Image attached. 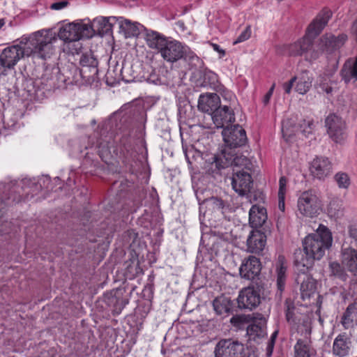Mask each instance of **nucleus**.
I'll use <instances>...</instances> for the list:
<instances>
[{
    "mask_svg": "<svg viewBox=\"0 0 357 357\" xmlns=\"http://www.w3.org/2000/svg\"><path fill=\"white\" fill-rule=\"evenodd\" d=\"M55 40L50 31H38L29 38L22 39L20 44L5 48L0 54V63L4 68H13L25 56L50 58L54 51L52 42Z\"/></svg>",
    "mask_w": 357,
    "mask_h": 357,
    "instance_id": "f257e3e1",
    "label": "nucleus"
},
{
    "mask_svg": "<svg viewBox=\"0 0 357 357\" xmlns=\"http://www.w3.org/2000/svg\"><path fill=\"white\" fill-rule=\"evenodd\" d=\"M333 242L332 234L325 226L320 225L317 231L307 235L303 241V249L294 252V264L301 270H311L315 260H320Z\"/></svg>",
    "mask_w": 357,
    "mask_h": 357,
    "instance_id": "f03ea898",
    "label": "nucleus"
},
{
    "mask_svg": "<svg viewBox=\"0 0 357 357\" xmlns=\"http://www.w3.org/2000/svg\"><path fill=\"white\" fill-rule=\"evenodd\" d=\"M41 184L34 180L24 178L20 183H0V201L6 208L7 206L20 202L23 197H33L41 190Z\"/></svg>",
    "mask_w": 357,
    "mask_h": 357,
    "instance_id": "7ed1b4c3",
    "label": "nucleus"
},
{
    "mask_svg": "<svg viewBox=\"0 0 357 357\" xmlns=\"http://www.w3.org/2000/svg\"><path fill=\"white\" fill-rule=\"evenodd\" d=\"M160 53L167 62L174 63L183 59L191 68L197 67L200 61L189 47L176 40H168Z\"/></svg>",
    "mask_w": 357,
    "mask_h": 357,
    "instance_id": "20e7f679",
    "label": "nucleus"
},
{
    "mask_svg": "<svg viewBox=\"0 0 357 357\" xmlns=\"http://www.w3.org/2000/svg\"><path fill=\"white\" fill-rule=\"evenodd\" d=\"M264 291L262 281L252 282L247 287L240 291L237 298L238 307L241 310L252 311L261 303V295Z\"/></svg>",
    "mask_w": 357,
    "mask_h": 357,
    "instance_id": "39448f33",
    "label": "nucleus"
},
{
    "mask_svg": "<svg viewBox=\"0 0 357 357\" xmlns=\"http://www.w3.org/2000/svg\"><path fill=\"white\" fill-rule=\"evenodd\" d=\"M313 38L307 31V34L303 38L287 45L285 50L291 56L304 55L307 61H314L319 57L320 52L313 48Z\"/></svg>",
    "mask_w": 357,
    "mask_h": 357,
    "instance_id": "423d86ee",
    "label": "nucleus"
},
{
    "mask_svg": "<svg viewBox=\"0 0 357 357\" xmlns=\"http://www.w3.org/2000/svg\"><path fill=\"white\" fill-rule=\"evenodd\" d=\"M58 36L65 42L77 41L92 37V29L86 24L71 22L60 27Z\"/></svg>",
    "mask_w": 357,
    "mask_h": 357,
    "instance_id": "0eeeda50",
    "label": "nucleus"
},
{
    "mask_svg": "<svg viewBox=\"0 0 357 357\" xmlns=\"http://www.w3.org/2000/svg\"><path fill=\"white\" fill-rule=\"evenodd\" d=\"M298 209L306 217L312 218L318 215L321 210V202L312 190L304 191L298 199Z\"/></svg>",
    "mask_w": 357,
    "mask_h": 357,
    "instance_id": "6e6552de",
    "label": "nucleus"
},
{
    "mask_svg": "<svg viewBox=\"0 0 357 357\" xmlns=\"http://www.w3.org/2000/svg\"><path fill=\"white\" fill-rule=\"evenodd\" d=\"M112 120L100 130V135L98 140V155L102 160L107 163L112 158L111 149H115V135L112 130Z\"/></svg>",
    "mask_w": 357,
    "mask_h": 357,
    "instance_id": "1a4fd4ad",
    "label": "nucleus"
},
{
    "mask_svg": "<svg viewBox=\"0 0 357 357\" xmlns=\"http://www.w3.org/2000/svg\"><path fill=\"white\" fill-rule=\"evenodd\" d=\"M325 126L329 137L335 143H342L347 137L345 121L335 114H329L325 119Z\"/></svg>",
    "mask_w": 357,
    "mask_h": 357,
    "instance_id": "9d476101",
    "label": "nucleus"
},
{
    "mask_svg": "<svg viewBox=\"0 0 357 357\" xmlns=\"http://www.w3.org/2000/svg\"><path fill=\"white\" fill-rule=\"evenodd\" d=\"M222 135L226 146L230 149L245 146L248 142L245 130L238 124L227 126Z\"/></svg>",
    "mask_w": 357,
    "mask_h": 357,
    "instance_id": "9b49d317",
    "label": "nucleus"
},
{
    "mask_svg": "<svg viewBox=\"0 0 357 357\" xmlns=\"http://www.w3.org/2000/svg\"><path fill=\"white\" fill-rule=\"evenodd\" d=\"M230 179L233 190L240 196L247 195L253 184L251 174L243 169H234Z\"/></svg>",
    "mask_w": 357,
    "mask_h": 357,
    "instance_id": "f8f14e48",
    "label": "nucleus"
},
{
    "mask_svg": "<svg viewBox=\"0 0 357 357\" xmlns=\"http://www.w3.org/2000/svg\"><path fill=\"white\" fill-rule=\"evenodd\" d=\"M296 267L295 282L300 285L301 295L303 300L309 298L317 288L316 280L309 273L310 270H301L298 266Z\"/></svg>",
    "mask_w": 357,
    "mask_h": 357,
    "instance_id": "ddd939ff",
    "label": "nucleus"
},
{
    "mask_svg": "<svg viewBox=\"0 0 357 357\" xmlns=\"http://www.w3.org/2000/svg\"><path fill=\"white\" fill-rule=\"evenodd\" d=\"M124 294L125 289L123 288L114 289L104 294V302L112 307L114 314H119L128 303L129 299Z\"/></svg>",
    "mask_w": 357,
    "mask_h": 357,
    "instance_id": "4468645a",
    "label": "nucleus"
},
{
    "mask_svg": "<svg viewBox=\"0 0 357 357\" xmlns=\"http://www.w3.org/2000/svg\"><path fill=\"white\" fill-rule=\"evenodd\" d=\"M244 349L243 344L231 339L220 340L215 348V357H238Z\"/></svg>",
    "mask_w": 357,
    "mask_h": 357,
    "instance_id": "2eb2a0df",
    "label": "nucleus"
},
{
    "mask_svg": "<svg viewBox=\"0 0 357 357\" xmlns=\"http://www.w3.org/2000/svg\"><path fill=\"white\" fill-rule=\"evenodd\" d=\"M348 39L346 33H340L337 36L332 33H326L319 40V50L320 54L326 52L329 54L342 47Z\"/></svg>",
    "mask_w": 357,
    "mask_h": 357,
    "instance_id": "dca6fc26",
    "label": "nucleus"
},
{
    "mask_svg": "<svg viewBox=\"0 0 357 357\" xmlns=\"http://www.w3.org/2000/svg\"><path fill=\"white\" fill-rule=\"evenodd\" d=\"M261 270L260 260L254 256L245 259L239 268L241 278L255 282L260 281L258 276Z\"/></svg>",
    "mask_w": 357,
    "mask_h": 357,
    "instance_id": "f3484780",
    "label": "nucleus"
},
{
    "mask_svg": "<svg viewBox=\"0 0 357 357\" xmlns=\"http://www.w3.org/2000/svg\"><path fill=\"white\" fill-rule=\"evenodd\" d=\"M201 194L203 192L197 191L196 196L199 204V211L203 213L204 215H211L214 212L222 211L225 207L224 201L217 197H210L202 199Z\"/></svg>",
    "mask_w": 357,
    "mask_h": 357,
    "instance_id": "a211bd4d",
    "label": "nucleus"
},
{
    "mask_svg": "<svg viewBox=\"0 0 357 357\" xmlns=\"http://www.w3.org/2000/svg\"><path fill=\"white\" fill-rule=\"evenodd\" d=\"M211 116L217 128H226L228 125L235 121L234 110L228 105H220Z\"/></svg>",
    "mask_w": 357,
    "mask_h": 357,
    "instance_id": "6ab92c4d",
    "label": "nucleus"
},
{
    "mask_svg": "<svg viewBox=\"0 0 357 357\" xmlns=\"http://www.w3.org/2000/svg\"><path fill=\"white\" fill-rule=\"evenodd\" d=\"M221 105L220 98L216 93L201 94L198 101V109L205 113L212 114Z\"/></svg>",
    "mask_w": 357,
    "mask_h": 357,
    "instance_id": "aec40b11",
    "label": "nucleus"
},
{
    "mask_svg": "<svg viewBox=\"0 0 357 357\" xmlns=\"http://www.w3.org/2000/svg\"><path fill=\"white\" fill-rule=\"evenodd\" d=\"M266 243L265 233L259 229H253L247 239L248 250L250 252L259 254L264 250Z\"/></svg>",
    "mask_w": 357,
    "mask_h": 357,
    "instance_id": "412c9836",
    "label": "nucleus"
},
{
    "mask_svg": "<svg viewBox=\"0 0 357 357\" xmlns=\"http://www.w3.org/2000/svg\"><path fill=\"white\" fill-rule=\"evenodd\" d=\"M332 165L327 158L317 157L313 160L310 166L312 174L319 178L323 179L331 172Z\"/></svg>",
    "mask_w": 357,
    "mask_h": 357,
    "instance_id": "4be33fe9",
    "label": "nucleus"
},
{
    "mask_svg": "<svg viewBox=\"0 0 357 357\" xmlns=\"http://www.w3.org/2000/svg\"><path fill=\"white\" fill-rule=\"evenodd\" d=\"M213 307L218 315L229 316L236 312L234 302L229 297L222 295L213 301Z\"/></svg>",
    "mask_w": 357,
    "mask_h": 357,
    "instance_id": "5701e85b",
    "label": "nucleus"
},
{
    "mask_svg": "<svg viewBox=\"0 0 357 357\" xmlns=\"http://www.w3.org/2000/svg\"><path fill=\"white\" fill-rule=\"evenodd\" d=\"M225 151H222L220 154L214 155L211 158V161L206 162L205 165V169L206 172L213 176L220 173L222 169L229 167V160L225 158Z\"/></svg>",
    "mask_w": 357,
    "mask_h": 357,
    "instance_id": "b1692460",
    "label": "nucleus"
},
{
    "mask_svg": "<svg viewBox=\"0 0 357 357\" xmlns=\"http://www.w3.org/2000/svg\"><path fill=\"white\" fill-rule=\"evenodd\" d=\"M268 218L266 209L259 204H254L249 211V224L257 229L261 227Z\"/></svg>",
    "mask_w": 357,
    "mask_h": 357,
    "instance_id": "393cba45",
    "label": "nucleus"
},
{
    "mask_svg": "<svg viewBox=\"0 0 357 357\" xmlns=\"http://www.w3.org/2000/svg\"><path fill=\"white\" fill-rule=\"evenodd\" d=\"M331 16L332 12L330 10H323L308 26L307 29L308 34L312 35V38L317 36L326 26Z\"/></svg>",
    "mask_w": 357,
    "mask_h": 357,
    "instance_id": "a878e982",
    "label": "nucleus"
},
{
    "mask_svg": "<svg viewBox=\"0 0 357 357\" xmlns=\"http://www.w3.org/2000/svg\"><path fill=\"white\" fill-rule=\"evenodd\" d=\"M340 75L345 84L357 81V56L345 61L340 71Z\"/></svg>",
    "mask_w": 357,
    "mask_h": 357,
    "instance_id": "bb28decb",
    "label": "nucleus"
},
{
    "mask_svg": "<svg viewBox=\"0 0 357 357\" xmlns=\"http://www.w3.org/2000/svg\"><path fill=\"white\" fill-rule=\"evenodd\" d=\"M287 266L284 263V258L280 256L275 264L276 286L278 289L277 294L280 296H282V294L286 287L287 278Z\"/></svg>",
    "mask_w": 357,
    "mask_h": 357,
    "instance_id": "cd10ccee",
    "label": "nucleus"
},
{
    "mask_svg": "<svg viewBox=\"0 0 357 357\" xmlns=\"http://www.w3.org/2000/svg\"><path fill=\"white\" fill-rule=\"evenodd\" d=\"M119 20L116 17H100L94 19L89 26L92 29V36L95 31L100 34L108 33L112 29L113 23Z\"/></svg>",
    "mask_w": 357,
    "mask_h": 357,
    "instance_id": "c85d7f7f",
    "label": "nucleus"
},
{
    "mask_svg": "<svg viewBox=\"0 0 357 357\" xmlns=\"http://www.w3.org/2000/svg\"><path fill=\"white\" fill-rule=\"evenodd\" d=\"M145 40L147 45L151 49H156L160 52L162 48L167 44L168 40L160 33L144 29Z\"/></svg>",
    "mask_w": 357,
    "mask_h": 357,
    "instance_id": "c756f323",
    "label": "nucleus"
},
{
    "mask_svg": "<svg viewBox=\"0 0 357 357\" xmlns=\"http://www.w3.org/2000/svg\"><path fill=\"white\" fill-rule=\"evenodd\" d=\"M350 347V338L346 333L340 334L336 337L333 342V354L340 357L346 356L349 354Z\"/></svg>",
    "mask_w": 357,
    "mask_h": 357,
    "instance_id": "7c9ffc66",
    "label": "nucleus"
},
{
    "mask_svg": "<svg viewBox=\"0 0 357 357\" xmlns=\"http://www.w3.org/2000/svg\"><path fill=\"white\" fill-rule=\"evenodd\" d=\"M50 75H54L55 80L50 85L53 87H61L62 84H67L66 77H64L63 67L59 68L58 66L46 67L45 72L43 75L44 80L52 79L50 77Z\"/></svg>",
    "mask_w": 357,
    "mask_h": 357,
    "instance_id": "2f4dec72",
    "label": "nucleus"
},
{
    "mask_svg": "<svg viewBox=\"0 0 357 357\" xmlns=\"http://www.w3.org/2000/svg\"><path fill=\"white\" fill-rule=\"evenodd\" d=\"M119 29L124 33L126 38L137 36L140 32L146 29L142 24L138 22H132L129 20H122L120 17Z\"/></svg>",
    "mask_w": 357,
    "mask_h": 357,
    "instance_id": "473e14b6",
    "label": "nucleus"
},
{
    "mask_svg": "<svg viewBox=\"0 0 357 357\" xmlns=\"http://www.w3.org/2000/svg\"><path fill=\"white\" fill-rule=\"evenodd\" d=\"M119 141L121 151H125L127 155H131L135 144L132 129L123 130Z\"/></svg>",
    "mask_w": 357,
    "mask_h": 357,
    "instance_id": "72a5a7b5",
    "label": "nucleus"
},
{
    "mask_svg": "<svg viewBox=\"0 0 357 357\" xmlns=\"http://www.w3.org/2000/svg\"><path fill=\"white\" fill-rule=\"evenodd\" d=\"M223 151H225V158L227 160H229V167H231L232 170L234 169H245L250 165V160L247 157L236 155L231 150L227 151V148L224 149Z\"/></svg>",
    "mask_w": 357,
    "mask_h": 357,
    "instance_id": "f704fd0d",
    "label": "nucleus"
},
{
    "mask_svg": "<svg viewBox=\"0 0 357 357\" xmlns=\"http://www.w3.org/2000/svg\"><path fill=\"white\" fill-rule=\"evenodd\" d=\"M342 264L351 272L357 271V251L351 248H345L342 251Z\"/></svg>",
    "mask_w": 357,
    "mask_h": 357,
    "instance_id": "c9c22d12",
    "label": "nucleus"
},
{
    "mask_svg": "<svg viewBox=\"0 0 357 357\" xmlns=\"http://www.w3.org/2000/svg\"><path fill=\"white\" fill-rule=\"evenodd\" d=\"M357 320V305L351 303L348 305L342 317V324L345 328L354 326V321Z\"/></svg>",
    "mask_w": 357,
    "mask_h": 357,
    "instance_id": "e433bc0d",
    "label": "nucleus"
},
{
    "mask_svg": "<svg viewBox=\"0 0 357 357\" xmlns=\"http://www.w3.org/2000/svg\"><path fill=\"white\" fill-rule=\"evenodd\" d=\"M64 77H66L67 84L82 82L79 69L73 64L63 66Z\"/></svg>",
    "mask_w": 357,
    "mask_h": 357,
    "instance_id": "4c0bfd02",
    "label": "nucleus"
},
{
    "mask_svg": "<svg viewBox=\"0 0 357 357\" xmlns=\"http://www.w3.org/2000/svg\"><path fill=\"white\" fill-rule=\"evenodd\" d=\"M295 357H310L314 350L312 349L310 342L307 340L299 339L294 346Z\"/></svg>",
    "mask_w": 357,
    "mask_h": 357,
    "instance_id": "58836bf2",
    "label": "nucleus"
},
{
    "mask_svg": "<svg viewBox=\"0 0 357 357\" xmlns=\"http://www.w3.org/2000/svg\"><path fill=\"white\" fill-rule=\"evenodd\" d=\"M81 78L83 82L91 84L98 79V66H92L91 67H84L79 68Z\"/></svg>",
    "mask_w": 357,
    "mask_h": 357,
    "instance_id": "ea45409f",
    "label": "nucleus"
},
{
    "mask_svg": "<svg viewBox=\"0 0 357 357\" xmlns=\"http://www.w3.org/2000/svg\"><path fill=\"white\" fill-rule=\"evenodd\" d=\"M295 89L300 94L307 93L312 86V80L307 76V72H303L301 77H299Z\"/></svg>",
    "mask_w": 357,
    "mask_h": 357,
    "instance_id": "a19ab883",
    "label": "nucleus"
},
{
    "mask_svg": "<svg viewBox=\"0 0 357 357\" xmlns=\"http://www.w3.org/2000/svg\"><path fill=\"white\" fill-rule=\"evenodd\" d=\"M330 275L334 276L342 281H346L347 274L344 268L337 261H331L329 263Z\"/></svg>",
    "mask_w": 357,
    "mask_h": 357,
    "instance_id": "79ce46f5",
    "label": "nucleus"
},
{
    "mask_svg": "<svg viewBox=\"0 0 357 357\" xmlns=\"http://www.w3.org/2000/svg\"><path fill=\"white\" fill-rule=\"evenodd\" d=\"M204 82L205 84L208 83L211 87L214 89L216 91H220L224 88V86L218 82L217 75L212 72L207 73L204 75Z\"/></svg>",
    "mask_w": 357,
    "mask_h": 357,
    "instance_id": "37998d69",
    "label": "nucleus"
},
{
    "mask_svg": "<svg viewBox=\"0 0 357 357\" xmlns=\"http://www.w3.org/2000/svg\"><path fill=\"white\" fill-rule=\"evenodd\" d=\"M126 275L129 279H132L142 272V269L139 267L138 261H126Z\"/></svg>",
    "mask_w": 357,
    "mask_h": 357,
    "instance_id": "c03bdc74",
    "label": "nucleus"
},
{
    "mask_svg": "<svg viewBox=\"0 0 357 357\" xmlns=\"http://www.w3.org/2000/svg\"><path fill=\"white\" fill-rule=\"evenodd\" d=\"M181 78L180 73L177 70L167 71V80L165 84L170 87L180 86Z\"/></svg>",
    "mask_w": 357,
    "mask_h": 357,
    "instance_id": "a18cd8bd",
    "label": "nucleus"
},
{
    "mask_svg": "<svg viewBox=\"0 0 357 357\" xmlns=\"http://www.w3.org/2000/svg\"><path fill=\"white\" fill-rule=\"evenodd\" d=\"M79 64L81 68L91 67L92 66H98V62L96 58L91 53L82 54L79 59Z\"/></svg>",
    "mask_w": 357,
    "mask_h": 357,
    "instance_id": "49530a36",
    "label": "nucleus"
},
{
    "mask_svg": "<svg viewBox=\"0 0 357 357\" xmlns=\"http://www.w3.org/2000/svg\"><path fill=\"white\" fill-rule=\"evenodd\" d=\"M335 181L340 188H347L350 185V180L348 175L345 173H337L335 174Z\"/></svg>",
    "mask_w": 357,
    "mask_h": 357,
    "instance_id": "de8ad7c7",
    "label": "nucleus"
},
{
    "mask_svg": "<svg viewBox=\"0 0 357 357\" xmlns=\"http://www.w3.org/2000/svg\"><path fill=\"white\" fill-rule=\"evenodd\" d=\"M130 68L129 66H123L121 70V75L122 79L126 82H130L135 80V76L130 73Z\"/></svg>",
    "mask_w": 357,
    "mask_h": 357,
    "instance_id": "09e8293b",
    "label": "nucleus"
},
{
    "mask_svg": "<svg viewBox=\"0 0 357 357\" xmlns=\"http://www.w3.org/2000/svg\"><path fill=\"white\" fill-rule=\"evenodd\" d=\"M295 307L294 305H288L286 310V319L289 323L295 324L296 323V317H295Z\"/></svg>",
    "mask_w": 357,
    "mask_h": 357,
    "instance_id": "8fccbe9b",
    "label": "nucleus"
},
{
    "mask_svg": "<svg viewBox=\"0 0 357 357\" xmlns=\"http://www.w3.org/2000/svg\"><path fill=\"white\" fill-rule=\"evenodd\" d=\"M250 35H251V31H250V26H248L239 36L238 37L236 38V40L234 41V45H236L237 43H241V42H243L246 40H248L250 37Z\"/></svg>",
    "mask_w": 357,
    "mask_h": 357,
    "instance_id": "3c124183",
    "label": "nucleus"
},
{
    "mask_svg": "<svg viewBox=\"0 0 357 357\" xmlns=\"http://www.w3.org/2000/svg\"><path fill=\"white\" fill-rule=\"evenodd\" d=\"M282 132L283 137L285 138L287 141L296 135V131L294 130H290L288 127V123L283 124Z\"/></svg>",
    "mask_w": 357,
    "mask_h": 357,
    "instance_id": "603ef678",
    "label": "nucleus"
},
{
    "mask_svg": "<svg viewBox=\"0 0 357 357\" xmlns=\"http://www.w3.org/2000/svg\"><path fill=\"white\" fill-rule=\"evenodd\" d=\"M68 5H69L68 0H61V1H56V2L52 3L50 5V8L52 10H61V9L67 7Z\"/></svg>",
    "mask_w": 357,
    "mask_h": 357,
    "instance_id": "864d4df0",
    "label": "nucleus"
},
{
    "mask_svg": "<svg viewBox=\"0 0 357 357\" xmlns=\"http://www.w3.org/2000/svg\"><path fill=\"white\" fill-rule=\"evenodd\" d=\"M287 178L282 176L279 181L278 196L284 197L286 192Z\"/></svg>",
    "mask_w": 357,
    "mask_h": 357,
    "instance_id": "5fc2aeb1",
    "label": "nucleus"
},
{
    "mask_svg": "<svg viewBox=\"0 0 357 357\" xmlns=\"http://www.w3.org/2000/svg\"><path fill=\"white\" fill-rule=\"evenodd\" d=\"M296 79H297V77H294L288 82L284 83L283 89H284L285 93H289L291 92L293 84Z\"/></svg>",
    "mask_w": 357,
    "mask_h": 357,
    "instance_id": "6e6d98bb",
    "label": "nucleus"
},
{
    "mask_svg": "<svg viewBox=\"0 0 357 357\" xmlns=\"http://www.w3.org/2000/svg\"><path fill=\"white\" fill-rule=\"evenodd\" d=\"M350 33L351 37L354 38V40L357 43V19L354 20L351 24Z\"/></svg>",
    "mask_w": 357,
    "mask_h": 357,
    "instance_id": "4d7b16f0",
    "label": "nucleus"
},
{
    "mask_svg": "<svg viewBox=\"0 0 357 357\" xmlns=\"http://www.w3.org/2000/svg\"><path fill=\"white\" fill-rule=\"evenodd\" d=\"M275 84H273V86L270 88L268 91L266 93V95L264 96L263 98V102L264 105H267L269 102V100L271 99V97L273 95V92L274 90Z\"/></svg>",
    "mask_w": 357,
    "mask_h": 357,
    "instance_id": "13d9d810",
    "label": "nucleus"
},
{
    "mask_svg": "<svg viewBox=\"0 0 357 357\" xmlns=\"http://www.w3.org/2000/svg\"><path fill=\"white\" fill-rule=\"evenodd\" d=\"M213 49L220 54V58H222L225 55V51L220 48V47L215 43H210Z\"/></svg>",
    "mask_w": 357,
    "mask_h": 357,
    "instance_id": "bf43d9fd",
    "label": "nucleus"
},
{
    "mask_svg": "<svg viewBox=\"0 0 357 357\" xmlns=\"http://www.w3.org/2000/svg\"><path fill=\"white\" fill-rule=\"evenodd\" d=\"M274 345H275V343H273V341L268 342V345L266 347V355L268 356H271L272 355Z\"/></svg>",
    "mask_w": 357,
    "mask_h": 357,
    "instance_id": "052dcab7",
    "label": "nucleus"
},
{
    "mask_svg": "<svg viewBox=\"0 0 357 357\" xmlns=\"http://www.w3.org/2000/svg\"><path fill=\"white\" fill-rule=\"evenodd\" d=\"M261 331V328L256 324H251L248 327V331L250 332V333H257L259 331Z\"/></svg>",
    "mask_w": 357,
    "mask_h": 357,
    "instance_id": "680f3d73",
    "label": "nucleus"
},
{
    "mask_svg": "<svg viewBox=\"0 0 357 357\" xmlns=\"http://www.w3.org/2000/svg\"><path fill=\"white\" fill-rule=\"evenodd\" d=\"M264 199H265L264 195L261 192H255V195H254V197H253V199L255 201L259 200V202H264Z\"/></svg>",
    "mask_w": 357,
    "mask_h": 357,
    "instance_id": "e2e57ef3",
    "label": "nucleus"
},
{
    "mask_svg": "<svg viewBox=\"0 0 357 357\" xmlns=\"http://www.w3.org/2000/svg\"><path fill=\"white\" fill-rule=\"evenodd\" d=\"M284 197L278 196V207L282 211H284Z\"/></svg>",
    "mask_w": 357,
    "mask_h": 357,
    "instance_id": "0e129e2a",
    "label": "nucleus"
},
{
    "mask_svg": "<svg viewBox=\"0 0 357 357\" xmlns=\"http://www.w3.org/2000/svg\"><path fill=\"white\" fill-rule=\"evenodd\" d=\"M307 124H308V128H309V130H305V129H304V130H301V129H300V131H301L302 133H303L304 135H306V134H305L306 132H307V134H310V133H311V132H312V126H313V122H312V121H309V122L307 123Z\"/></svg>",
    "mask_w": 357,
    "mask_h": 357,
    "instance_id": "69168bd1",
    "label": "nucleus"
},
{
    "mask_svg": "<svg viewBox=\"0 0 357 357\" xmlns=\"http://www.w3.org/2000/svg\"><path fill=\"white\" fill-rule=\"evenodd\" d=\"M349 235L351 238L357 241V229L355 228H350Z\"/></svg>",
    "mask_w": 357,
    "mask_h": 357,
    "instance_id": "338daca9",
    "label": "nucleus"
},
{
    "mask_svg": "<svg viewBox=\"0 0 357 357\" xmlns=\"http://www.w3.org/2000/svg\"><path fill=\"white\" fill-rule=\"evenodd\" d=\"M278 331H275V332H273V334L271 336L270 340L268 341H273V342L275 343V340H276L277 336H278Z\"/></svg>",
    "mask_w": 357,
    "mask_h": 357,
    "instance_id": "774afa93",
    "label": "nucleus"
}]
</instances>
